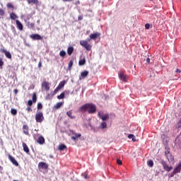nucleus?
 Instances as JSON below:
<instances>
[{"label": "nucleus", "mask_w": 181, "mask_h": 181, "mask_svg": "<svg viewBox=\"0 0 181 181\" xmlns=\"http://www.w3.org/2000/svg\"><path fill=\"white\" fill-rule=\"evenodd\" d=\"M38 67H42V62H40L38 63Z\"/></svg>", "instance_id": "obj_58"}, {"label": "nucleus", "mask_w": 181, "mask_h": 181, "mask_svg": "<svg viewBox=\"0 0 181 181\" xmlns=\"http://www.w3.org/2000/svg\"><path fill=\"white\" fill-rule=\"evenodd\" d=\"M59 151H64V149H67V146L64 144H60L58 147Z\"/></svg>", "instance_id": "obj_28"}, {"label": "nucleus", "mask_w": 181, "mask_h": 181, "mask_svg": "<svg viewBox=\"0 0 181 181\" xmlns=\"http://www.w3.org/2000/svg\"><path fill=\"white\" fill-rule=\"evenodd\" d=\"M100 36H101V34L100 33H91L89 36V39H91L93 40H97V37H100Z\"/></svg>", "instance_id": "obj_11"}, {"label": "nucleus", "mask_w": 181, "mask_h": 181, "mask_svg": "<svg viewBox=\"0 0 181 181\" xmlns=\"http://www.w3.org/2000/svg\"><path fill=\"white\" fill-rule=\"evenodd\" d=\"M71 139L73 141H76L77 139V137L76 136H71Z\"/></svg>", "instance_id": "obj_52"}, {"label": "nucleus", "mask_w": 181, "mask_h": 181, "mask_svg": "<svg viewBox=\"0 0 181 181\" xmlns=\"http://www.w3.org/2000/svg\"><path fill=\"white\" fill-rule=\"evenodd\" d=\"M28 4L30 5V4H33V5H38L39 0H28Z\"/></svg>", "instance_id": "obj_23"}, {"label": "nucleus", "mask_w": 181, "mask_h": 181, "mask_svg": "<svg viewBox=\"0 0 181 181\" xmlns=\"http://www.w3.org/2000/svg\"><path fill=\"white\" fill-rule=\"evenodd\" d=\"M32 100H29L28 101V105H29V107H32V105H33V103H35L37 101V97L36 96V93H33Z\"/></svg>", "instance_id": "obj_6"}, {"label": "nucleus", "mask_w": 181, "mask_h": 181, "mask_svg": "<svg viewBox=\"0 0 181 181\" xmlns=\"http://www.w3.org/2000/svg\"><path fill=\"white\" fill-rule=\"evenodd\" d=\"M16 25L18 30H21V31L23 30V24H22V23L19 21V20L16 21Z\"/></svg>", "instance_id": "obj_15"}, {"label": "nucleus", "mask_w": 181, "mask_h": 181, "mask_svg": "<svg viewBox=\"0 0 181 181\" xmlns=\"http://www.w3.org/2000/svg\"><path fill=\"white\" fill-rule=\"evenodd\" d=\"M134 136H135L134 134H129V135H128V138H129V139H131L132 138H134Z\"/></svg>", "instance_id": "obj_47"}, {"label": "nucleus", "mask_w": 181, "mask_h": 181, "mask_svg": "<svg viewBox=\"0 0 181 181\" xmlns=\"http://www.w3.org/2000/svg\"><path fill=\"white\" fill-rule=\"evenodd\" d=\"M30 16H27L26 17H25V23H28V22H29V21H30Z\"/></svg>", "instance_id": "obj_40"}, {"label": "nucleus", "mask_w": 181, "mask_h": 181, "mask_svg": "<svg viewBox=\"0 0 181 181\" xmlns=\"http://www.w3.org/2000/svg\"><path fill=\"white\" fill-rule=\"evenodd\" d=\"M75 5H80V1H77L76 3H75Z\"/></svg>", "instance_id": "obj_57"}, {"label": "nucleus", "mask_w": 181, "mask_h": 181, "mask_svg": "<svg viewBox=\"0 0 181 181\" xmlns=\"http://www.w3.org/2000/svg\"><path fill=\"white\" fill-rule=\"evenodd\" d=\"M90 41V39L88 38L86 40H81L79 43L81 46H82L86 49V50H88V52H90V50H91V48L93 47V46H91V45L88 43V42Z\"/></svg>", "instance_id": "obj_2"}, {"label": "nucleus", "mask_w": 181, "mask_h": 181, "mask_svg": "<svg viewBox=\"0 0 181 181\" xmlns=\"http://www.w3.org/2000/svg\"><path fill=\"white\" fill-rule=\"evenodd\" d=\"M132 141L133 142H136V138L135 137V136L133 137Z\"/></svg>", "instance_id": "obj_54"}, {"label": "nucleus", "mask_w": 181, "mask_h": 181, "mask_svg": "<svg viewBox=\"0 0 181 181\" xmlns=\"http://www.w3.org/2000/svg\"><path fill=\"white\" fill-rule=\"evenodd\" d=\"M181 172V163H179L178 165L174 169L173 173L176 175V173H180Z\"/></svg>", "instance_id": "obj_16"}, {"label": "nucleus", "mask_w": 181, "mask_h": 181, "mask_svg": "<svg viewBox=\"0 0 181 181\" xmlns=\"http://www.w3.org/2000/svg\"><path fill=\"white\" fill-rule=\"evenodd\" d=\"M73 52H74V48H73V47H69L67 48V54H69V56H71Z\"/></svg>", "instance_id": "obj_21"}, {"label": "nucleus", "mask_w": 181, "mask_h": 181, "mask_svg": "<svg viewBox=\"0 0 181 181\" xmlns=\"http://www.w3.org/2000/svg\"><path fill=\"white\" fill-rule=\"evenodd\" d=\"M160 163L163 165L164 170H166V172H170L172 169H173V167L169 166L165 160H161Z\"/></svg>", "instance_id": "obj_5"}, {"label": "nucleus", "mask_w": 181, "mask_h": 181, "mask_svg": "<svg viewBox=\"0 0 181 181\" xmlns=\"http://www.w3.org/2000/svg\"><path fill=\"white\" fill-rule=\"evenodd\" d=\"M71 67H73V60H70L68 64V70H71Z\"/></svg>", "instance_id": "obj_32"}, {"label": "nucleus", "mask_w": 181, "mask_h": 181, "mask_svg": "<svg viewBox=\"0 0 181 181\" xmlns=\"http://www.w3.org/2000/svg\"><path fill=\"white\" fill-rule=\"evenodd\" d=\"M147 165L148 166H149L150 168H153V160H149L147 161Z\"/></svg>", "instance_id": "obj_30"}, {"label": "nucleus", "mask_w": 181, "mask_h": 181, "mask_svg": "<svg viewBox=\"0 0 181 181\" xmlns=\"http://www.w3.org/2000/svg\"><path fill=\"white\" fill-rule=\"evenodd\" d=\"M165 158L169 163H175V157L173 156V155H172V153L167 155Z\"/></svg>", "instance_id": "obj_13"}, {"label": "nucleus", "mask_w": 181, "mask_h": 181, "mask_svg": "<svg viewBox=\"0 0 181 181\" xmlns=\"http://www.w3.org/2000/svg\"><path fill=\"white\" fill-rule=\"evenodd\" d=\"M175 73H181V71L180 69H177L176 71H175Z\"/></svg>", "instance_id": "obj_56"}, {"label": "nucleus", "mask_w": 181, "mask_h": 181, "mask_svg": "<svg viewBox=\"0 0 181 181\" xmlns=\"http://www.w3.org/2000/svg\"><path fill=\"white\" fill-rule=\"evenodd\" d=\"M97 111V107L93 103H86L79 107L78 112H88V114H94Z\"/></svg>", "instance_id": "obj_1"}, {"label": "nucleus", "mask_w": 181, "mask_h": 181, "mask_svg": "<svg viewBox=\"0 0 181 181\" xmlns=\"http://www.w3.org/2000/svg\"><path fill=\"white\" fill-rule=\"evenodd\" d=\"M75 136L76 138H80V137H81V134H75Z\"/></svg>", "instance_id": "obj_46"}, {"label": "nucleus", "mask_w": 181, "mask_h": 181, "mask_svg": "<svg viewBox=\"0 0 181 181\" xmlns=\"http://www.w3.org/2000/svg\"><path fill=\"white\" fill-rule=\"evenodd\" d=\"M49 168V165L45 162H40L38 163V169H48Z\"/></svg>", "instance_id": "obj_10"}, {"label": "nucleus", "mask_w": 181, "mask_h": 181, "mask_svg": "<svg viewBox=\"0 0 181 181\" xmlns=\"http://www.w3.org/2000/svg\"><path fill=\"white\" fill-rule=\"evenodd\" d=\"M63 105L62 102L57 103L56 105H54V110H59Z\"/></svg>", "instance_id": "obj_24"}, {"label": "nucleus", "mask_w": 181, "mask_h": 181, "mask_svg": "<svg viewBox=\"0 0 181 181\" xmlns=\"http://www.w3.org/2000/svg\"><path fill=\"white\" fill-rule=\"evenodd\" d=\"M66 115L71 119H75V118H76V116H73V110H69V111L66 112Z\"/></svg>", "instance_id": "obj_18"}, {"label": "nucleus", "mask_w": 181, "mask_h": 181, "mask_svg": "<svg viewBox=\"0 0 181 181\" xmlns=\"http://www.w3.org/2000/svg\"><path fill=\"white\" fill-rule=\"evenodd\" d=\"M99 128H100V129H105V128H107V122H103L99 126Z\"/></svg>", "instance_id": "obj_27"}, {"label": "nucleus", "mask_w": 181, "mask_h": 181, "mask_svg": "<svg viewBox=\"0 0 181 181\" xmlns=\"http://www.w3.org/2000/svg\"><path fill=\"white\" fill-rule=\"evenodd\" d=\"M64 84H66V81H61V82L59 83L57 88H58L59 90H62V88H63V87H64Z\"/></svg>", "instance_id": "obj_25"}, {"label": "nucleus", "mask_w": 181, "mask_h": 181, "mask_svg": "<svg viewBox=\"0 0 181 181\" xmlns=\"http://www.w3.org/2000/svg\"><path fill=\"white\" fill-rule=\"evenodd\" d=\"M7 8H11V9H13V5L12 3H8L6 5Z\"/></svg>", "instance_id": "obj_38"}, {"label": "nucleus", "mask_w": 181, "mask_h": 181, "mask_svg": "<svg viewBox=\"0 0 181 181\" xmlns=\"http://www.w3.org/2000/svg\"><path fill=\"white\" fill-rule=\"evenodd\" d=\"M37 144H39L40 145H43V144H45V137H43V136H40L37 140Z\"/></svg>", "instance_id": "obj_17"}, {"label": "nucleus", "mask_w": 181, "mask_h": 181, "mask_svg": "<svg viewBox=\"0 0 181 181\" xmlns=\"http://www.w3.org/2000/svg\"><path fill=\"white\" fill-rule=\"evenodd\" d=\"M102 121H107V119H110V115H104L101 117Z\"/></svg>", "instance_id": "obj_29"}, {"label": "nucleus", "mask_w": 181, "mask_h": 181, "mask_svg": "<svg viewBox=\"0 0 181 181\" xmlns=\"http://www.w3.org/2000/svg\"><path fill=\"white\" fill-rule=\"evenodd\" d=\"M35 118L36 122L41 123V122H43V121H45V117L43 116L42 112H37L35 114Z\"/></svg>", "instance_id": "obj_3"}, {"label": "nucleus", "mask_w": 181, "mask_h": 181, "mask_svg": "<svg viewBox=\"0 0 181 181\" xmlns=\"http://www.w3.org/2000/svg\"><path fill=\"white\" fill-rule=\"evenodd\" d=\"M149 28H151V24L146 23V24L145 25V29H149Z\"/></svg>", "instance_id": "obj_43"}, {"label": "nucleus", "mask_w": 181, "mask_h": 181, "mask_svg": "<svg viewBox=\"0 0 181 181\" xmlns=\"http://www.w3.org/2000/svg\"><path fill=\"white\" fill-rule=\"evenodd\" d=\"M5 15V11L4 9L0 8V16H4Z\"/></svg>", "instance_id": "obj_39"}, {"label": "nucleus", "mask_w": 181, "mask_h": 181, "mask_svg": "<svg viewBox=\"0 0 181 181\" xmlns=\"http://www.w3.org/2000/svg\"><path fill=\"white\" fill-rule=\"evenodd\" d=\"M37 22V23H39V22H40V21L38 20Z\"/></svg>", "instance_id": "obj_59"}, {"label": "nucleus", "mask_w": 181, "mask_h": 181, "mask_svg": "<svg viewBox=\"0 0 181 181\" xmlns=\"http://www.w3.org/2000/svg\"><path fill=\"white\" fill-rule=\"evenodd\" d=\"M23 148L25 153H29V147H28V145L25 143H23Z\"/></svg>", "instance_id": "obj_22"}, {"label": "nucleus", "mask_w": 181, "mask_h": 181, "mask_svg": "<svg viewBox=\"0 0 181 181\" xmlns=\"http://www.w3.org/2000/svg\"><path fill=\"white\" fill-rule=\"evenodd\" d=\"M98 115H99V117H101V115H100V113H98Z\"/></svg>", "instance_id": "obj_60"}, {"label": "nucleus", "mask_w": 181, "mask_h": 181, "mask_svg": "<svg viewBox=\"0 0 181 181\" xmlns=\"http://www.w3.org/2000/svg\"><path fill=\"white\" fill-rule=\"evenodd\" d=\"M118 76H119V80H121V81H124V83H127V81H128V78H129L128 75L124 73V71H120L118 74Z\"/></svg>", "instance_id": "obj_4"}, {"label": "nucleus", "mask_w": 181, "mask_h": 181, "mask_svg": "<svg viewBox=\"0 0 181 181\" xmlns=\"http://www.w3.org/2000/svg\"><path fill=\"white\" fill-rule=\"evenodd\" d=\"M0 52H1V53H4L6 57H7V59H12V54H11V52L6 51V49H0Z\"/></svg>", "instance_id": "obj_12"}, {"label": "nucleus", "mask_w": 181, "mask_h": 181, "mask_svg": "<svg viewBox=\"0 0 181 181\" xmlns=\"http://www.w3.org/2000/svg\"><path fill=\"white\" fill-rule=\"evenodd\" d=\"M58 100H62L64 98V93H62L59 95L57 96Z\"/></svg>", "instance_id": "obj_35"}, {"label": "nucleus", "mask_w": 181, "mask_h": 181, "mask_svg": "<svg viewBox=\"0 0 181 181\" xmlns=\"http://www.w3.org/2000/svg\"><path fill=\"white\" fill-rule=\"evenodd\" d=\"M8 158L11 162V163H13V165H14L15 166H19V163H18V161H16L15 158H13L12 156H11V154L8 155Z\"/></svg>", "instance_id": "obj_9"}, {"label": "nucleus", "mask_w": 181, "mask_h": 181, "mask_svg": "<svg viewBox=\"0 0 181 181\" xmlns=\"http://www.w3.org/2000/svg\"><path fill=\"white\" fill-rule=\"evenodd\" d=\"M4 59L2 58H0V69H2V67H4Z\"/></svg>", "instance_id": "obj_36"}, {"label": "nucleus", "mask_w": 181, "mask_h": 181, "mask_svg": "<svg viewBox=\"0 0 181 181\" xmlns=\"http://www.w3.org/2000/svg\"><path fill=\"white\" fill-rule=\"evenodd\" d=\"M11 113L12 115H16V114H18V110H16V109H11Z\"/></svg>", "instance_id": "obj_33"}, {"label": "nucleus", "mask_w": 181, "mask_h": 181, "mask_svg": "<svg viewBox=\"0 0 181 181\" xmlns=\"http://www.w3.org/2000/svg\"><path fill=\"white\" fill-rule=\"evenodd\" d=\"M30 39H33V40H42L43 39V37L40 36L39 34H33L30 35Z\"/></svg>", "instance_id": "obj_8"}, {"label": "nucleus", "mask_w": 181, "mask_h": 181, "mask_svg": "<svg viewBox=\"0 0 181 181\" xmlns=\"http://www.w3.org/2000/svg\"><path fill=\"white\" fill-rule=\"evenodd\" d=\"M37 110H42V108H43V105H42V103H37Z\"/></svg>", "instance_id": "obj_37"}, {"label": "nucleus", "mask_w": 181, "mask_h": 181, "mask_svg": "<svg viewBox=\"0 0 181 181\" xmlns=\"http://www.w3.org/2000/svg\"><path fill=\"white\" fill-rule=\"evenodd\" d=\"M9 18L12 21H15V20L18 19V17L15 13L12 12V13H10Z\"/></svg>", "instance_id": "obj_19"}, {"label": "nucleus", "mask_w": 181, "mask_h": 181, "mask_svg": "<svg viewBox=\"0 0 181 181\" xmlns=\"http://www.w3.org/2000/svg\"><path fill=\"white\" fill-rule=\"evenodd\" d=\"M149 1H153V0H149Z\"/></svg>", "instance_id": "obj_62"}, {"label": "nucleus", "mask_w": 181, "mask_h": 181, "mask_svg": "<svg viewBox=\"0 0 181 181\" xmlns=\"http://www.w3.org/2000/svg\"><path fill=\"white\" fill-rule=\"evenodd\" d=\"M78 20H79V21H83V16H79L78 17Z\"/></svg>", "instance_id": "obj_49"}, {"label": "nucleus", "mask_w": 181, "mask_h": 181, "mask_svg": "<svg viewBox=\"0 0 181 181\" xmlns=\"http://www.w3.org/2000/svg\"><path fill=\"white\" fill-rule=\"evenodd\" d=\"M78 64L79 66H84V64H86V59H81L78 62Z\"/></svg>", "instance_id": "obj_31"}, {"label": "nucleus", "mask_w": 181, "mask_h": 181, "mask_svg": "<svg viewBox=\"0 0 181 181\" xmlns=\"http://www.w3.org/2000/svg\"><path fill=\"white\" fill-rule=\"evenodd\" d=\"M59 90L60 89L58 87H57L54 90V94H57L59 91Z\"/></svg>", "instance_id": "obj_42"}, {"label": "nucleus", "mask_w": 181, "mask_h": 181, "mask_svg": "<svg viewBox=\"0 0 181 181\" xmlns=\"http://www.w3.org/2000/svg\"><path fill=\"white\" fill-rule=\"evenodd\" d=\"M131 139H134V137H132Z\"/></svg>", "instance_id": "obj_61"}, {"label": "nucleus", "mask_w": 181, "mask_h": 181, "mask_svg": "<svg viewBox=\"0 0 181 181\" xmlns=\"http://www.w3.org/2000/svg\"><path fill=\"white\" fill-rule=\"evenodd\" d=\"M81 76L83 78H86L88 76V71H84L81 73Z\"/></svg>", "instance_id": "obj_26"}, {"label": "nucleus", "mask_w": 181, "mask_h": 181, "mask_svg": "<svg viewBox=\"0 0 181 181\" xmlns=\"http://www.w3.org/2000/svg\"><path fill=\"white\" fill-rule=\"evenodd\" d=\"M146 62L149 64V63H151V59L147 58L146 59Z\"/></svg>", "instance_id": "obj_51"}, {"label": "nucleus", "mask_w": 181, "mask_h": 181, "mask_svg": "<svg viewBox=\"0 0 181 181\" xmlns=\"http://www.w3.org/2000/svg\"><path fill=\"white\" fill-rule=\"evenodd\" d=\"M83 177H84L85 179H88V176L87 175V174H84V175H83Z\"/></svg>", "instance_id": "obj_55"}, {"label": "nucleus", "mask_w": 181, "mask_h": 181, "mask_svg": "<svg viewBox=\"0 0 181 181\" xmlns=\"http://www.w3.org/2000/svg\"><path fill=\"white\" fill-rule=\"evenodd\" d=\"M42 89L45 90V91H49V90H50L49 82L44 81L42 83Z\"/></svg>", "instance_id": "obj_7"}, {"label": "nucleus", "mask_w": 181, "mask_h": 181, "mask_svg": "<svg viewBox=\"0 0 181 181\" xmlns=\"http://www.w3.org/2000/svg\"><path fill=\"white\" fill-rule=\"evenodd\" d=\"M117 165H122V161L119 159H117Z\"/></svg>", "instance_id": "obj_44"}, {"label": "nucleus", "mask_w": 181, "mask_h": 181, "mask_svg": "<svg viewBox=\"0 0 181 181\" xmlns=\"http://www.w3.org/2000/svg\"><path fill=\"white\" fill-rule=\"evenodd\" d=\"M18 89H14L13 90V93H14V94H18Z\"/></svg>", "instance_id": "obj_53"}, {"label": "nucleus", "mask_w": 181, "mask_h": 181, "mask_svg": "<svg viewBox=\"0 0 181 181\" xmlns=\"http://www.w3.org/2000/svg\"><path fill=\"white\" fill-rule=\"evenodd\" d=\"M26 26L28 29H35V23L27 22Z\"/></svg>", "instance_id": "obj_20"}, {"label": "nucleus", "mask_w": 181, "mask_h": 181, "mask_svg": "<svg viewBox=\"0 0 181 181\" xmlns=\"http://www.w3.org/2000/svg\"><path fill=\"white\" fill-rule=\"evenodd\" d=\"M26 111H28V112H30V111H32V108L30 107H28L26 108Z\"/></svg>", "instance_id": "obj_45"}, {"label": "nucleus", "mask_w": 181, "mask_h": 181, "mask_svg": "<svg viewBox=\"0 0 181 181\" xmlns=\"http://www.w3.org/2000/svg\"><path fill=\"white\" fill-rule=\"evenodd\" d=\"M3 170H4V167L0 165V173H2Z\"/></svg>", "instance_id": "obj_50"}, {"label": "nucleus", "mask_w": 181, "mask_h": 181, "mask_svg": "<svg viewBox=\"0 0 181 181\" xmlns=\"http://www.w3.org/2000/svg\"><path fill=\"white\" fill-rule=\"evenodd\" d=\"M59 56L61 57H66V52L65 51H61L60 52H59Z\"/></svg>", "instance_id": "obj_34"}, {"label": "nucleus", "mask_w": 181, "mask_h": 181, "mask_svg": "<svg viewBox=\"0 0 181 181\" xmlns=\"http://www.w3.org/2000/svg\"><path fill=\"white\" fill-rule=\"evenodd\" d=\"M170 151L169 150V148H167V151L165 152V156H166L167 155H170Z\"/></svg>", "instance_id": "obj_41"}, {"label": "nucleus", "mask_w": 181, "mask_h": 181, "mask_svg": "<svg viewBox=\"0 0 181 181\" xmlns=\"http://www.w3.org/2000/svg\"><path fill=\"white\" fill-rule=\"evenodd\" d=\"M74 0H62L63 2H73Z\"/></svg>", "instance_id": "obj_48"}, {"label": "nucleus", "mask_w": 181, "mask_h": 181, "mask_svg": "<svg viewBox=\"0 0 181 181\" xmlns=\"http://www.w3.org/2000/svg\"><path fill=\"white\" fill-rule=\"evenodd\" d=\"M23 132L25 135L29 136V126L28 124L23 125Z\"/></svg>", "instance_id": "obj_14"}]
</instances>
